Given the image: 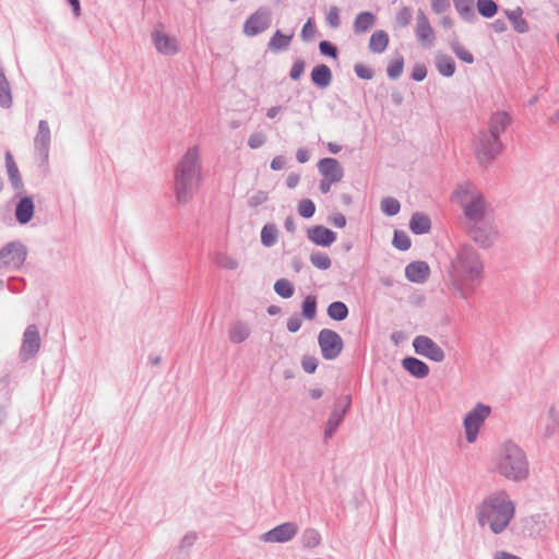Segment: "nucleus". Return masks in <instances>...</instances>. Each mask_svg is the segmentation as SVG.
<instances>
[{"label": "nucleus", "mask_w": 559, "mask_h": 559, "mask_svg": "<svg viewBox=\"0 0 559 559\" xmlns=\"http://www.w3.org/2000/svg\"><path fill=\"white\" fill-rule=\"evenodd\" d=\"M451 282L463 299H468L479 285L484 264L478 252L471 245L461 246L451 262Z\"/></svg>", "instance_id": "obj_1"}, {"label": "nucleus", "mask_w": 559, "mask_h": 559, "mask_svg": "<svg viewBox=\"0 0 559 559\" xmlns=\"http://www.w3.org/2000/svg\"><path fill=\"white\" fill-rule=\"evenodd\" d=\"M202 181V162L198 145L187 150L174 170V192L177 203L187 204Z\"/></svg>", "instance_id": "obj_2"}, {"label": "nucleus", "mask_w": 559, "mask_h": 559, "mask_svg": "<svg viewBox=\"0 0 559 559\" xmlns=\"http://www.w3.org/2000/svg\"><path fill=\"white\" fill-rule=\"evenodd\" d=\"M515 508L504 492L492 493L476 509L477 522L480 526L489 525L493 534L502 533L514 516Z\"/></svg>", "instance_id": "obj_3"}, {"label": "nucleus", "mask_w": 559, "mask_h": 559, "mask_svg": "<svg viewBox=\"0 0 559 559\" xmlns=\"http://www.w3.org/2000/svg\"><path fill=\"white\" fill-rule=\"evenodd\" d=\"M496 468L501 476L512 481L525 480L530 475L525 452L512 441H507L500 447Z\"/></svg>", "instance_id": "obj_4"}, {"label": "nucleus", "mask_w": 559, "mask_h": 559, "mask_svg": "<svg viewBox=\"0 0 559 559\" xmlns=\"http://www.w3.org/2000/svg\"><path fill=\"white\" fill-rule=\"evenodd\" d=\"M503 144L499 138H496L487 132L479 130L475 143L474 153L478 165L487 168L492 162L501 154Z\"/></svg>", "instance_id": "obj_5"}, {"label": "nucleus", "mask_w": 559, "mask_h": 559, "mask_svg": "<svg viewBox=\"0 0 559 559\" xmlns=\"http://www.w3.org/2000/svg\"><path fill=\"white\" fill-rule=\"evenodd\" d=\"M491 414L489 405L477 403L464 417L463 426L465 429L466 441L473 443L476 441L479 429L485 420Z\"/></svg>", "instance_id": "obj_6"}, {"label": "nucleus", "mask_w": 559, "mask_h": 559, "mask_svg": "<svg viewBox=\"0 0 559 559\" xmlns=\"http://www.w3.org/2000/svg\"><path fill=\"white\" fill-rule=\"evenodd\" d=\"M27 248L19 240L10 241L0 249V269L19 270L25 262Z\"/></svg>", "instance_id": "obj_7"}, {"label": "nucleus", "mask_w": 559, "mask_h": 559, "mask_svg": "<svg viewBox=\"0 0 559 559\" xmlns=\"http://www.w3.org/2000/svg\"><path fill=\"white\" fill-rule=\"evenodd\" d=\"M350 406L352 395L349 394L340 396L335 400L333 409L324 426L323 437L325 441H328L335 435L338 427L342 425L344 417L349 411Z\"/></svg>", "instance_id": "obj_8"}, {"label": "nucleus", "mask_w": 559, "mask_h": 559, "mask_svg": "<svg viewBox=\"0 0 559 559\" xmlns=\"http://www.w3.org/2000/svg\"><path fill=\"white\" fill-rule=\"evenodd\" d=\"M318 344L322 357L326 360L336 359L344 348V342L341 335L331 329H322L319 332Z\"/></svg>", "instance_id": "obj_9"}, {"label": "nucleus", "mask_w": 559, "mask_h": 559, "mask_svg": "<svg viewBox=\"0 0 559 559\" xmlns=\"http://www.w3.org/2000/svg\"><path fill=\"white\" fill-rule=\"evenodd\" d=\"M466 234L484 249L491 247L497 238L496 228L486 219L466 225Z\"/></svg>", "instance_id": "obj_10"}, {"label": "nucleus", "mask_w": 559, "mask_h": 559, "mask_svg": "<svg viewBox=\"0 0 559 559\" xmlns=\"http://www.w3.org/2000/svg\"><path fill=\"white\" fill-rule=\"evenodd\" d=\"M272 22L271 10L266 7H260L252 13L243 24V33L247 36H257L266 31Z\"/></svg>", "instance_id": "obj_11"}, {"label": "nucleus", "mask_w": 559, "mask_h": 559, "mask_svg": "<svg viewBox=\"0 0 559 559\" xmlns=\"http://www.w3.org/2000/svg\"><path fill=\"white\" fill-rule=\"evenodd\" d=\"M413 347L417 355L435 362H442L445 358L444 350L429 336H416L413 341Z\"/></svg>", "instance_id": "obj_12"}, {"label": "nucleus", "mask_w": 559, "mask_h": 559, "mask_svg": "<svg viewBox=\"0 0 559 559\" xmlns=\"http://www.w3.org/2000/svg\"><path fill=\"white\" fill-rule=\"evenodd\" d=\"M463 212V217L466 219V225L472 223H477L480 221H485L488 203L483 193L475 194L473 200H469L468 203H464L461 206Z\"/></svg>", "instance_id": "obj_13"}, {"label": "nucleus", "mask_w": 559, "mask_h": 559, "mask_svg": "<svg viewBox=\"0 0 559 559\" xmlns=\"http://www.w3.org/2000/svg\"><path fill=\"white\" fill-rule=\"evenodd\" d=\"M298 533V525L295 522L282 523L270 531L263 533L260 539L264 543H287Z\"/></svg>", "instance_id": "obj_14"}, {"label": "nucleus", "mask_w": 559, "mask_h": 559, "mask_svg": "<svg viewBox=\"0 0 559 559\" xmlns=\"http://www.w3.org/2000/svg\"><path fill=\"white\" fill-rule=\"evenodd\" d=\"M51 133L47 120H39L37 133L34 138V152L41 163H47L49 157Z\"/></svg>", "instance_id": "obj_15"}, {"label": "nucleus", "mask_w": 559, "mask_h": 559, "mask_svg": "<svg viewBox=\"0 0 559 559\" xmlns=\"http://www.w3.org/2000/svg\"><path fill=\"white\" fill-rule=\"evenodd\" d=\"M39 348L40 336L38 328L35 324H29L23 333V341L20 349V356L22 360L26 361L35 357Z\"/></svg>", "instance_id": "obj_16"}, {"label": "nucleus", "mask_w": 559, "mask_h": 559, "mask_svg": "<svg viewBox=\"0 0 559 559\" xmlns=\"http://www.w3.org/2000/svg\"><path fill=\"white\" fill-rule=\"evenodd\" d=\"M152 40L156 50L162 55L174 56L179 50L177 39L157 27L152 32Z\"/></svg>", "instance_id": "obj_17"}, {"label": "nucleus", "mask_w": 559, "mask_h": 559, "mask_svg": "<svg viewBox=\"0 0 559 559\" xmlns=\"http://www.w3.org/2000/svg\"><path fill=\"white\" fill-rule=\"evenodd\" d=\"M320 175L330 180V182H340L344 177V168L341 163L333 157H323L318 163Z\"/></svg>", "instance_id": "obj_18"}, {"label": "nucleus", "mask_w": 559, "mask_h": 559, "mask_svg": "<svg viewBox=\"0 0 559 559\" xmlns=\"http://www.w3.org/2000/svg\"><path fill=\"white\" fill-rule=\"evenodd\" d=\"M512 123V117L504 110H498L491 114L488 120V129L483 131L500 139V135L508 129Z\"/></svg>", "instance_id": "obj_19"}, {"label": "nucleus", "mask_w": 559, "mask_h": 559, "mask_svg": "<svg viewBox=\"0 0 559 559\" xmlns=\"http://www.w3.org/2000/svg\"><path fill=\"white\" fill-rule=\"evenodd\" d=\"M480 193L481 192L476 188V186L472 181L465 180L455 186L454 190L450 195V200L452 203H455L461 207L464 205V203H468L469 200H473L475 194Z\"/></svg>", "instance_id": "obj_20"}, {"label": "nucleus", "mask_w": 559, "mask_h": 559, "mask_svg": "<svg viewBox=\"0 0 559 559\" xmlns=\"http://www.w3.org/2000/svg\"><path fill=\"white\" fill-rule=\"evenodd\" d=\"M308 239L321 247H330L336 240V233L323 225H314L307 229Z\"/></svg>", "instance_id": "obj_21"}, {"label": "nucleus", "mask_w": 559, "mask_h": 559, "mask_svg": "<svg viewBox=\"0 0 559 559\" xmlns=\"http://www.w3.org/2000/svg\"><path fill=\"white\" fill-rule=\"evenodd\" d=\"M416 21L415 34L417 39L423 44L432 46L435 41V31L423 10H418Z\"/></svg>", "instance_id": "obj_22"}, {"label": "nucleus", "mask_w": 559, "mask_h": 559, "mask_svg": "<svg viewBox=\"0 0 559 559\" xmlns=\"http://www.w3.org/2000/svg\"><path fill=\"white\" fill-rule=\"evenodd\" d=\"M35 213V204L32 195L22 197L15 206V219L19 224L25 225L29 223Z\"/></svg>", "instance_id": "obj_23"}, {"label": "nucleus", "mask_w": 559, "mask_h": 559, "mask_svg": "<svg viewBox=\"0 0 559 559\" xmlns=\"http://www.w3.org/2000/svg\"><path fill=\"white\" fill-rule=\"evenodd\" d=\"M430 269L425 261H413L405 267V276L409 282L421 284L429 277Z\"/></svg>", "instance_id": "obj_24"}, {"label": "nucleus", "mask_w": 559, "mask_h": 559, "mask_svg": "<svg viewBox=\"0 0 559 559\" xmlns=\"http://www.w3.org/2000/svg\"><path fill=\"white\" fill-rule=\"evenodd\" d=\"M310 79L316 87L325 90L332 83L333 73L329 66L320 63L313 67L310 73Z\"/></svg>", "instance_id": "obj_25"}, {"label": "nucleus", "mask_w": 559, "mask_h": 559, "mask_svg": "<svg viewBox=\"0 0 559 559\" xmlns=\"http://www.w3.org/2000/svg\"><path fill=\"white\" fill-rule=\"evenodd\" d=\"M401 364L404 370L416 379L426 378L430 371L429 366L425 361L413 356L404 357Z\"/></svg>", "instance_id": "obj_26"}, {"label": "nucleus", "mask_w": 559, "mask_h": 559, "mask_svg": "<svg viewBox=\"0 0 559 559\" xmlns=\"http://www.w3.org/2000/svg\"><path fill=\"white\" fill-rule=\"evenodd\" d=\"M4 160H5L7 173H8V177H9V181H10L11 186L17 191H23L24 183H23L22 177L20 175L17 165H16V163L13 158V155L11 154L10 151H7Z\"/></svg>", "instance_id": "obj_27"}, {"label": "nucleus", "mask_w": 559, "mask_h": 559, "mask_svg": "<svg viewBox=\"0 0 559 559\" xmlns=\"http://www.w3.org/2000/svg\"><path fill=\"white\" fill-rule=\"evenodd\" d=\"M377 22L376 15L370 11L359 12L353 23L355 34H364L368 32Z\"/></svg>", "instance_id": "obj_28"}, {"label": "nucleus", "mask_w": 559, "mask_h": 559, "mask_svg": "<svg viewBox=\"0 0 559 559\" xmlns=\"http://www.w3.org/2000/svg\"><path fill=\"white\" fill-rule=\"evenodd\" d=\"M409 229L415 235L428 234L431 229L430 217L420 212L414 213L409 221Z\"/></svg>", "instance_id": "obj_29"}, {"label": "nucleus", "mask_w": 559, "mask_h": 559, "mask_svg": "<svg viewBox=\"0 0 559 559\" xmlns=\"http://www.w3.org/2000/svg\"><path fill=\"white\" fill-rule=\"evenodd\" d=\"M504 14L511 22L513 29L519 34H524L530 31L528 22L523 17V10L516 7L514 10H504Z\"/></svg>", "instance_id": "obj_30"}, {"label": "nucleus", "mask_w": 559, "mask_h": 559, "mask_svg": "<svg viewBox=\"0 0 559 559\" xmlns=\"http://www.w3.org/2000/svg\"><path fill=\"white\" fill-rule=\"evenodd\" d=\"M437 71L445 78H451L456 70L454 59L447 53H437L435 58Z\"/></svg>", "instance_id": "obj_31"}, {"label": "nucleus", "mask_w": 559, "mask_h": 559, "mask_svg": "<svg viewBox=\"0 0 559 559\" xmlns=\"http://www.w3.org/2000/svg\"><path fill=\"white\" fill-rule=\"evenodd\" d=\"M390 43L389 35L383 29H378L370 36L368 49L372 53H382L386 50Z\"/></svg>", "instance_id": "obj_32"}, {"label": "nucleus", "mask_w": 559, "mask_h": 559, "mask_svg": "<svg viewBox=\"0 0 559 559\" xmlns=\"http://www.w3.org/2000/svg\"><path fill=\"white\" fill-rule=\"evenodd\" d=\"M292 39V34L286 35L282 31L276 29L267 43V49L272 52L284 51L289 47Z\"/></svg>", "instance_id": "obj_33"}, {"label": "nucleus", "mask_w": 559, "mask_h": 559, "mask_svg": "<svg viewBox=\"0 0 559 559\" xmlns=\"http://www.w3.org/2000/svg\"><path fill=\"white\" fill-rule=\"evenodd\" d=\"M250 328L246 322L237 321L230 325L228 336L231 343L240 344L250 336Z\"/></svg>", "instance_id": "obj_34"}, {"label": "nucleus", "mask_w": 559, "mask_h": 559, "mask_svg": "<svg viewBox=\"0 0 559 559\" xmlns=\"http://www.w3.org/2000/svg\"><path fill=\"white\" fill-rule=\"evenodd\" d=\"M322 537L317 528L308 527L302 531L300 543L304 548L313 549L321 544Z\"/></svg>", "instance_id": "obj_35"}, {"label": "nucleus", "mask_w": 559, "mask_h": 559, "mask_svg": "<svg viewBox=\"0 0 559 559\" xmlns=\"http://www.w3.org/2000/svg\"><path fill=\"white\" fill-rule=\"evenodd\" d=\"M326 314L334 321H344L349 314V309L345 302L336 300L328 306Z\"/></svg>", "instance_id": "obj_36"}, {"label": "nucleus", "mask_w": 559, "mask_h": 559, "mask_svg": "<svg viewBox=\"0 0 559 559\" xmlns=\"http://www.w3.org/2000/svg\"><path fill=\"white\" fill-rule=\"evenodd\" d=\"M278 228L274 223H266L261 229V243L266 247H273L277 241Z\"/></svg>", "instance_id": "obj_37"}, {"label": "nucleus", "mask_w": 559, "mask_h": 559, "mask_svg": "<svg viewBox=\"0 0 559 559\" xmlns=\"http://www.w3.org/2000/svg\"><path fill=\"white\" fill-rule=\"evenodd\" d=\"M404 57L401 53H396V56L390 60L386 67V74L391 80H397L404 70Z\"/></svg>", "instance_id": "obj_38"}, {"label": "nucleus", "mask_w": 559, "mask_h": 559, "mask_svg": "<svg viewBox=\"0 0 559 559\" xmlns=\"http://www.w3.org/2000/svg\"><path fill=\"white\" fill-rule=\"evenodd\" d=\"M476 5L478 13L485 19L493 17L499 11V5L493 0H477Z\"/></svg>", "instance_id": "obj_39"}, {"label": "nucleus", "mask_w": 559, "mask_h": 559, "mask_svg": "<svg viewBox=\"0 0 559 559\" xmlns=\"http://www.w3.org/2000/svg\"><path fill=\"white\" fill-rule=\"evenodd\" d=\"M301 316L311 321L317 316V297L314 295H308L305 297L301 304Z\"/></svg>", "instance_id": "obj_40"}, {"label": "nucleus", "mask_w": 559, "mask_h": 559, "mask_svg": "<svg viewBox=\"0 0 559 559\" xmlns=\"http://www.w3.org/2000/svg\"><path fill=\"white\" fill-rule=\"evenodd\" d=\"M274 292L282 298L288 299L295 293V287L287 278H280L274 283Z\"/></svg>", "instance_id": "obj_41"}, {"label": "nucleus", "mask_w": 559, "mask_h": 559, "mask_svg": "<svg viewBox=\"0 0 559 559\" xmlns=\"http://www.w3.org/2000/svg\"><path fill=\"white\" fill-rule=\"evenodd\" d=\"M450 47L454 55L465 63H473L475 58L472 52H469L457 39L451 41Z\"/></svg>", "instance_id": "obj_42"}, {"label": "nucleus", "mask_w": 559, "mask_h": 559, "mask_svg": "<svg viewBox=\"0 0 559 559\" xmlns=\"http://www.w3.org/2000/svg\"><path fill=\"white\" fill-rule=\"evenodd\" d=\"M392 245L400 251H406L411 248L412 241L409 236L404 230H394Z\"/></svg>", "instance_id": "obj_43"}, {"label": "nucleus", "mask_w": 559, "mask_h": 559, "mask_svg": "<svg viewBox=\"0 0 559 559\" xmlns=\"http://www.w3.org/2000/svg\"><path fill=\"white\" fill-rule=\"evenodd\" d=\"M310 262L313 266L322 271L330 269L332 265L330 257L320 251H314L310 254Z\"/></svg>", "instance_id": "obj_44"}, {"label": "nucleus", "mask_w": 559, "mask_h": 559, "mask_svg": "<svg viewBox=\"0 0 559 559\" xmlns=\"http://www.w3.org/2000/svg\"><path fill=\"white\" fill-rule=\"evenodd\" d=\"M401 210V203L397 199L386 197L381 200V211L388 216H394L399 214Z\"/></svg>", "instance_id": "obj_45"}, {"label": "nucleus", "mask_w": 559, "mask_h": 559, "mask_svg": "<svg viewBox=\"0 0 559 559\" xmlns=\"http://www.w3.org/2000/svg\"><path fill=\"white\" fill-rule=\"evenodd\" d=\"M298 214L304 218H311L316 213V204L310 199H302L298 203Z\"/></svg>", "instance_id": "obj_46"}, {"label": "nucleus", "mask_w": 559, "mask_h": 559, "mask_svg": "<svg viewBox=\"0 0 559 559\" xmlns=\"http://www.w3.org/2000/svg\"><path fill=\"white\" fill-rule=\"evenodd\" d=\"M460 17L469 24H473L477 21V15L474 9V4L464 5L455 9Z\"/></svg>", "instance_id": "obj_47"}, {"label": "nucleus", "mask_w": 559, "mask_h": 559, "mask_svg": "<svg viewBox=\"0 0 559 559\" xmlns=\"http://www.w3.org/2000/svg\"><path fill=\"white\" fill-rule=\"evenodd\" d=\"M413 19V11L408 7L400 9L395 16V23L399 27H406Z\"/></svg>", "instance_id": "obj_48"}, {"label": "nucleus", "mask_w": 559, "mask_h": 559, "mask_svg": "<svg viewBox=\"0 0 559 559\" xmlns=\"http://www.w3.org/2000/svg\"><path fill=\"white\" fill-rule=\"evenodd\" d=\"M319 51L322 56L329 57L332 59H337L338 57V49L336 45L329 40H321L319 43Z\"/></svg>", "instance_id": "obj_49"}, {"label": "nucleus", "mask_w": 559, "mask_h": 559, "mask_svg": "<svg viewBox=\"0 0 559 559\" xmlns=\"http://www.w3.org/2000/svg\"><path fill=\"white\" fill-rule=\"evenodd\" d=\"M325 22L331 28H337L341 25L340 9L332 5L325 16Z\"/></svg>", "instance_id": "obj_50"}, {"label": "nucleus", "mask_w": 559, "mask_h": 559, "mask_svg": "<svg viewBox=\"0 0 559 559\" xmlns=\"http://www.w3.org/2000/svg\"><path fill=\"white\" fill-rule=\"evenodd\" d=\"M216 263L218 266L226 270H236L238 267V262L233 257L225 253L217 255Z\"/></svg>", "instance_id": "obj_51"}, {"label": "nucleus", "mask_w": 559, "mask_h": 559, "mask_svg": "<svg viewBox=\"0 0 559 559\" xmlns=\"http://www.w3.org/2000/svg\"><path fill=\"white\" fill-rule=\"evenodd\" d=\"M305 68H306L305 60L301 58L296 59L293 63V67L290 68L289 78L293 81H298L301 78V75L305 71Z\"/></svg>", "instance_id": "obj_52"}, {"label": "nucleus", "mask_w": 559, "mask_h": 559, "mask_svg": "<svg viewBox=\"0 0 559 559\" xmlns=\"http://www.w3.org/2000/svg\"><path fill=\"white\" fill-rule=\"evenodd\" d=\"M267 200H269L267 192H265L263 190H259L248 199V205L250 207H258L259 205L264 204Z\"/></svg>", "instance_id": "obj_53"}, {"label": "nucleus", "mask_w": 559, "mask_h": 559, "mask_svg": "<svg viewBox=\"0 0 559 559\" xmlns=\"http://www.w3.org/2000/svg\"><path fill=\"white\" fill-rule=\"evenodd\" d=\"M301 367L307 373H314L318 368V359L314 356L305 355L301 358Z\"/></svg>", "instance_id": "obj_54"}, {"label": "nucleus", "mask_w": 559, "mask_h": 559, "mask_svg": "<svg viewBox=\"0 0 559 559\" xmlns=\"http://www.w3.org/2000/svg\"><path fill=\"white\" fill-rule=\"evenodd\" d=\"M354 72L361 80H371L374 75L373 70L362 63H356L354 66Z\"/></svg>", "instance_id": "obj_55"}, {"label": "nucleus", "mask_w": 559, "mask_h": 559, "mask_svg": "<svg viewBox=\"0 0 559 559\" xmlns=\"http://www.w3.org/2000/svg\"><path fill=\"white\" fill-rule=\"evenodd\" d=\"M427 76V68L424 63H417L413 67L411 78L416 82H421Z\"/></svg>", "instance_id": "obj_56"}, {"label": "nucleus", "mask_w": 559, "mask_h": 559, "mask_svg": "<svg viewBox=\"0 0 559 559\" xmlns=\"http://www.w3.org/2000/svg\"><path fill=\"white\" fill-rule=\"evenodd\" d=\"M301 324L302 320L300 316L298 313H294L292 317L288 318L286 326L290 333H296L300 330Z\"/></svg>", "instance_id": "obj_57"}, {"label": "nucleus", "mask_w": 559, "mask_h": 559, "mask_svg": "<svg viewBox=\"0 0 559 559\" xmlns=\"http://www.w3.org/2000/svg\"><path fill=\"white\" fill-rule=\"evenodd\" d=\"M265 142V135L261 132L252 133L248 139V146L251 148H259Z\"/></svg>", "instance_id": "obj_58"}, {"label": "nucleus", "mask_w": 559, "mask_h": 559, "mask_svg": "<svg viewBox=\"0 0 559 559\" xmlns=\"http://www.w3.org/2000/svg\"><path fill=\"white\" fill-rule=\"evenodd\" d=\"M316 27L312 24L311 19H309L302 26L301 37L304 40H310L314 36Z\"/></svg>", "instance_id": "obj_59"}, {"label": "nucleus", "mask_w": 559, "mask_h": 559, "mask_svg": "<svg viewBox=\"0 0 559 559\" xmlns=\"http://www.w3.org/2000/svg\"><path fill=\"white\" fill-rule=\"evenodd\" d=\"M198 536L194 532H188L180 540L179 543V548L180 549H186V548H190L193 546V544L195 543Z\"/></svg>", "instance_id": "obj_60"}, {"label": "nucleus", "mask_w": 559, "mask_h": 559, "mask_svg": "<svg viewBox=\"0 0 559 559\" xmlns=\"http://www.w3.org/2000/svg\"><path fill=\"white\" fill-rule=\"evenodd\" d=\"M450 8V0H431V9L435 13L440 14Z\"/></svg>", "instance_id": "obj_61"}, {"label": "nucleus", "mask_w": 559, "mask_h": 559, "mask_svg": "<svg viewBox=\"0 0 559 559\" xmlns=\"http://www.w3.org/2000/svg\"><path fill=\"white\" fill-rule=\"evenodd\" d=\"M330 223L337 228H344L346 226V217L342 213H335L329 218Z\"/></svg>", "instance_id": "obj_62"}, {"label": "nucleus", "mask_w": 559, "mask_h": 559, "mask_svg": "<svg viewBox=\"0 0 559 559\" xmlns=\"http://www.w3.org/2000/svg\"><path fill=\"white\" fill-rule=\"evenodd\" d=\"M285 163V157L282 155H277L271 160L270 167L272 170H281L284 168Z\"/></svg>", "instance_id": "obj_63"}, {"label": "nucleus", "mask_w": 559, "mask_h": 559, "mask_svg": "<svg viewBox=\"0 0 559 559\" xmlns=\"http://www.w3.org/2000/svg\"><path fill=\"white\" fill-rule=\"evenodd\" d=\"M493 559H522L521 557L511 552L499 550L495 554Z\"/></svg>", "instance_id": "obj_64"}]
</instances>
